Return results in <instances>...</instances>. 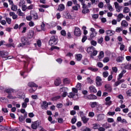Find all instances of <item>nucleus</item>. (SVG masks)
I'll return each instance as SVG.
<instances>
[{
	"label": "nucleus",
	"instance_id": "f257e3e1",
	"mask_svg": "<svg viewBox=\"0 0 131 131\" xmlns=\"http://www.w3.org/2000/svg\"><path fill=\"white\" fill-rule=\"evenodd\" d=\"M6 92L8 94L7 98L10 99H22V95L19 92L12 88H8L6 90Z\"/></svg>",
	"mask_w": 131,
	"mask_h": 131
},
{
	"label": "nucleus",
	"instance_id": "f03ea898",
	"mask_svg": "<svg viewBox=\"0 0 131 131\" xmlns=\"http://www.w3.org/2000/svg\"><path fill=\"white\" fill-rule=\"evenodd\" d=\"M86 52L88 53V54H90V57L92 59H94V56H97L98 54V51L96 50L95 47L93 46L88 48L86 49Z\"/></svg>",
	"mask_w": 131,
	"mask_h": 131
},
{
	"label": "nucleus",
	"instance_id": "7ed1b4c3",
	"mask_svg": "<svg viewBox=\"0 0 131 131\" xmlns=\"http://www.w3.org/2000/svg\"><path fill=\"white\" fill-rule=\"evenodd\" d=\"M50 46H55L58 43V39L55 36H52L49 41Z\"/></svg>",
	"mask_w": 131,
	"mask_h": 131
},
{
	"label": "nucleus",
	"instance_id": "20e7f679",
	"mask_svg": "<svg viewBox=\"0 0 131 131\" xmlns=\"http://www.w3.org/2000/svg\"><path fill=\"white\" fill-rule=\"evenodd\" d=\"M21 43L23 46H27L30 44V42L29 41V39L28 38L23 37L21 39Z\"/></svg>",
	"mask_w": 131,
	"mask_h": 131
},
{
	"label": "nucleus",
	"instance_id": "39448f33",
	"mask_svg": "<svg viewBox=\"0 0 131 131\" xmlns=\"http://www.w3.org/2000/svg\"><path fill=\"white\" fill-rule=\"evenodd\" d=\"M74 34L75 36H80L81 35V31L78 27H75L74 31Z\"/></svg>",
	"mask_w": 131,
	"mask_h": 131
},
{
	"label": "nucleus",
	"instance_id": "423d86ee",
	"mask_svg": "<svg viewBox=\"0 0 131 131\" xmlns=\"http://www.w3.org/2000/svg\"><path fill=\"white\" fill-rule=\"evenodd\" d=\"M96 83L97 86H101L103 84L102 82V78L100 76H97L96 78Z\"/></svg>",
	"mask_w": 131,
	"mask_h": 131
},
{
	"label": "nucleus",
	"instance_id": "0eeeda50",
	"mask_svg": "<svg viewBox=\"0 0 131 131\" xmlns=\"http://www.w3.org/2000/svg\"><path fill=\"white\" fill-rule=\"evenodd\" d=\"M89 105L90 106H91V108H95V107H97V108H98V107L102 108V105L99 104V103L97 102H90Z\"/></svg>",
	"mask_w": 131,
	"mask_h": 131
},
{
	"label": "nucleus",
	"instance_id": "6e6552de",
	"mask_svg": "<svg viewBox=\"0 0 131 131\" xmlns=\"http://www.w3.org/2000/svg\"><path fill=\"white\" fill-rule=\"evenodd\" d=\"M72 91L73 92L70 93L68 95L69 98H73V97H74V96H75V95H76V94L78 93V91L76 88H73Z\"/></svg>",
	"mask_w": 131,
	"mask_h": 131
},
{
	"label": "nucleus",
	"instance_id": "1a4fd4ad",
	"mask_svg": "<svg viewBox=\"0 0 131 131\" xmlns=\"http://www.w3.org/2000/svg\"><path fill=\"white\" fill-rule=\"evenodd\" d=\"M38 126H39V122L38 121L33 122L31 124V128L33 129H37Z\"/></svg>",
	"mask_w": 131,
	"mask_h": 131
},
{
	"label": "nucleus",
	"instance_id": "9d476101",
	"mask_svg": "<svg viewBox=\"0 0 131 131\" xmlns=\"http://www.w3.org/2000/svg\"><path fill=\"white\" fill-rule=\"evenodd\" d=\"M34 47L35 48V50H39V48L41 47V41L40 40H38L36 43H35Z\"/></svg>",
	"mask_w": 131,
	"mask_h": 131
},
{
	"label": "nucleus",
	"instance_id": "9b49d317",
	"mask_svg": "<svg viewBox=\"0 0 131 131\" xmlns=\"http://www.w3.org/2000/svg\"><path fill=\"white\" fill-rule=\"evenodd\" d=\"M67 90L68 89L66 87H63L60 89V92H63V93L61 95V97H62V98H65V97L67 96Z\"/></svg>",
	"mask_w": 131,
	"mask_h": 131
},
{
	"label": "nucleus",
	"instance_id": "f8f14e48",
	"mask_svg": "<svg viewBox=\"0 0 131 131\" xmlns=\"http://www.w3.org/2000/svg\"><path fill=\"white\" fill-rule=\"evenodd\" d=\"M114 5H115V8L116 9L117 12H118V13H119V12L121 11V9H122V7L121 6H119V4L117 2H115Z\"/></svg>",
	"mask_w": 131,
	"mask_h": 131
},
{
	"label": "nucleus",
	"instance_id": "ddd939ff",
	"mask_svg": "<svg viewBox=\"0 0 131 131\" xmlns=\"http://www.w3.org/2000/svg\"><path fill=\"white\" fill-rule=\"evenodd\" d=\"M90 31H91V34L90 35V37L93 38V37H95L97 35V32L96 31V30H95V28H91L90 29Z\"/></svg>",
	"mask_w": 131,
	"mask_h": 131
},
{
	"label": "nucleus",
	"instance_id": "4468645a",
	"mask_svg": "<svg viewBox=\"0 0 131 131\" xmlns=\"http://www.w3.org/2000/svg\"><path fill=\"white\" fill-rule=\"evenodd\" d=\"M105 105L107 106H110L112 104V101H111V97H107L105 98Z\"/></svg>",
	"mask_w": 131,
	"mask_h": 131
},
{
	"label": "nucleus",
	"instance_id": "2eb2a0df",
	"mask_svg": "<svg viewBox=\"0 0 131 131\" xmlns=\"http://www.w3.org/2000/svg\"><path fill=\"white\" fill-rule=\"evenodd\" d=\"M126 73V70H123L121 71V73L119 74L117 80H120V79H121L122 77H123L124 74Z\"/></svg>",
	"mask_w": 131,
	"mask_h": 131
},
{
	"label": "nucleus",
	"instance_id": "dca6fc26",
	"mask_svg": "<svg viewBox=\"0 0 131 131\" xmlns=\"http://www.w3.org/2000/svg\"><path fill=\"white\" fill-rule=\"evenodd\" d=\"M41 107L42 109H45L47 110L48 107V102H47V101H43L41 104Z\"/></svg>",
	"mask_w": 131,
	"mask_h": 131
},
{
	"label": "nucleus",
	"instance_id": "f3484780",
	"mask_svg": "<svg viewBox=\"0 0 131 131\" xmlns=\"http://www.w3.org/2000/svg\"><path fill=\"white\" fill-rule=\"evenodd\" d=\"M97 117L98 121H101V120H103V119L105 118V115L104 114H101L97 115Z\"/></svg>",
	"mask_w": 131,
	"mask_h": 131
},
{
	"label": "nucleus",
	"instance_id": "a211bd4d",
	"mask_svg": "<svg viewBox=\"0 0 131 131\" xmlns=\"http://www.w3.org/2000/svg\"><path fill=\"white\" fill-rule=\"evenodd\" d=\"M104 88L107 92H111L112 91V88H111V85L109 84H105Z\"/></svg>",
	"mask_w": 131,
	"mask_h": 131
},
{
	"label": "nucleus",
	"instance_id": "6ab92c4d",
	"mask_svg": "<svg viewBox=\"0 0 131 131\" xmlns=\"http://www.w3.org/2000/svg\"><path fill=\"white\" fill-rule=\"evenodd\" d=\"M54 84L56 86H58L61 84V79L60 78L56 79L54 81Z\"/></svg>",
	"mask_w": 131,
	"mask_h": 131
},
{
	"label": "nucleus",
	"instance_id": "aec40b11",
	"mask_svg": "<svg viewBox=\"0 0 131 131\" xmlns=\"http://www.w3.org/2000/svg\"><path fill=\"white\" fill-rule=\"evenodd\" d=\"M123 17H124L123 14L122 13L119 14L117 16V21L120 22V21H121V19H122Z\"/></svg>",
	"mask_w": 131,
	"mask_h": 131
},
{
	"label": "nucleus",
	"instance_id": "412c9836",
	"mask_svg": "<svg viewBox=\"0 0 131 131\" xmlns=\"http://www.w3.org/2000/svg\"><path fill=\"white\" fill-rule=\"evenodd\" d=\"M106 34H107V35L111 36L113 35V34H114V33H115V32L114 31H113L111 30H108L106 31Z\"/></svg>",
	"mask_w": 131,
	"mask_h": 131
},
{
	"label": "nucleus",
	"instance_id": "4be33fe9",
	"mask_svg": "<svg viewBox=\"0 0 131 131\" xmlns=\"http://www.w3.org/2000/svg\"><path fill=\"white\" fill-rule=\"evenodd\" d=\"M121 25L122 27H127L128 26V23L125 20H122Z\"/></svg>",
	"mask_w": 131,
	"mask_h": 131
},
{
	"label": "nucleus",
	"instance_id": "5701e85b",
	"mask_svg": "<svg viewBox=\"0 0 131 131\" xmlns=\"http://www.w3.org/2000/svg\"><path fill=\"white\" fill-rule=\"evenodd\" d=\"M28 85V86H30V88H37V85L33 82H29Z\"/></svg>",
	"mask_w": 131,
	"mask_h": 131
},
{
	"label": "nucleus",
	"instance_id": "b1692460",
	"mask_svg": "<svg viewBox=\"0 0 131 131\" xmlns=\"http://www.w3.org/2000/svg\"><path fill=\"white\" fill-rule=\"evenodd\" d=\"M75 59L78 61H81V59H82V55L80 54L75 55Z\"/></svg>",
	"mask_w": 131,
	"mask_h": 131
},
{
	"label": "nucleus",
	"instance_id": "393cba45",
	"mask_svg": "<svg viewBox=\"0 0 131 131\" xmlns=\"http://www.w3.org/2000/svg\"><path fill=\"white\" fill-rule=\"evenodd\" d=\"M17 13L18 15V16H20V17H24L25 16V14L21 11V9H18L17 10Z\"/></svg>",
	"mask_w": 131,
	"mask_h": 131
},
{
	"label": "nucleus",
	"instance_id": "a878e982",
	"mask_svg": "<svg viewBox=\"0 0 131 131\" xmlns=\"http://www.w3.org/2000/svg\"><path fill=\"white\" fill-rule=\"evenodd\" d=\"M89 90L91 93H97V89H96V87L94 86H91L89 87Z\"/></svg>",
	"mask_w": 131,
	"mask_h": 131
},
{
	"label": "nucleus",
	"instance_id": "bb28decb",
	"mask_svg": "<svg viewBox=\"0 0 131 131\" xmlns=\"http://www.w3.org/2000/svg\"><path fill=\"white\" fill-rule=\"evenodd\" d=\"M82 121L83 123H88V121L90 120V118H87L86 117H82L81 118Z\"/></svg>",
	"mask_w": 131,
	"mask_h": 131
},
{
	"label": "nucleus",
	"instance_id": "cd10ccee",
	"mask_svg": "<svg viewBox=\"0 0 131 131\" xmlns=\"http://www.w3.org/2000/svg\"><path fill=\"white\" fill-rule=\"evenodd\" d=\"M31 16L35 20H37L38 19V15L37 13L34 12V13H31Z\"/></svg>",
	"mask_w": 131,
	"mask_h": 131
},
{
	"label": "nucleus",
	"instance_id": "c85d7f7f",
	"mask_svg": "<svg viewBox=\"0 0 131 131\" xmlns=\"http://www.w3.org/2000/svg\"><path fill=\"white\" fill-rule=\"evenodd\" d=\"M124 68L125 69H127L128 70H131V64L126 63L124 64Z\"/></svg>",
	"mask_w": 131,
	"mask_h": 131
},
{
	"label": "nucleus",
	"instance_id": "c756f323",
	"mask_svg": "<svg viewBox=\"0 0 131 131\" xmlns=\"http://www.w3.org/2000/svg\"><path fill=\"white\" fill-rule=\"evenodd\" d=\"M64 16L66 19H71V18H72L71 14H70L69 12H66Z\"/></svg>",
	"mask_w": 131,
	"mask_h": 131
},
{
	"label": "nucleus",
	"instance_id": "7c9ffc66",
	"mask_svg": "<svg viewBox=\"0 0 131 131\" xmlns=\"http://www.w3.org/2000/svg\"><path fill=\"white\" fill-rule=\"evenodd\" d=\"M34 35V31L32 30L30 31L28 33V37H29V38H32Z\"/></svg>",
	"mask_w": 131,
	"mask_h": 131
},
{
	"label": "nucleus",
	"instance_id": "2f4dec72",
	"mask_svg": "<svg viewBox=\"0 0 131 131\" xmlns=\"http://www.w3.org/2000/svg\"><path fill=\"white\" fill-rule=\"evenodd\" d=\"M88 69L89 70H91V71H93V72H97V71L99 70L98 68H94V67H89L88 68Z\"/></svg>",
	"mask_w": 131,
	"mask_h": 131
},
{
	"label": "nucleus",
	"instance_id": "473e14b6",
	"mask_svg": "<svg viewBox=\"0 0 131 131\" xmlns=\"http://www.w3.org/2000/svg\"><path fill=\"white\" fill-rule=\"evenodd\" d=\"M85 99H89V100H93L95 99V98H96V96L93 95H88L87 97H85Z\"/></svg>",
	"mask_w": 131,
	"mask_h": 131
},
{
	"label": "nucleus",
	"instance_id": "72a5a7b5",
	"mask_svg": "<svg viewBox=\"0 0 131 131\" xmlns=\"http://www.w3.org/2000/svg\"><path fill=\"white\" fill-rule=\"evenodd\" d=\"M58 9L59 11H64V9H65V6H64V5L63 4H60L58 6Z\"/></svg>",
	"mask_w": 131,
	"mask_h": 131
},
{
	"label": "nucleus",
	"instance_id": "f704fd0d",
	"mask_svg": "<svg viewBox=\"0 0 131 131\" xmlns=\"http://www.w3.org/2000/svg\"><path fill=\"white\" fill-rule=\"evenodd\" d=\"M129 8L128 7H125L123 9V13L124 14H127V13H129Z\"/></svg>",
	"mask_w": 131,
	"mask_h": 131
},
{
	"label": "nucleus",
	"instance_id": "c9c22d12",
	"mask_svg": "<svg viewBox=\"0 0 131 131\" xmlns=\"http://www.w3.org/2000/svg\"><path fill=\"white\" fill-rule=\"evenodd\" d=\"M11 9L12 11L16 12V11H17V9H18V7H17V6L13 4V5L11 6Z\"/></svg>",
	"mask_w": 131,
	"mask_h": 131
},
{
	"label": "nucleus",
	"instance_id": "e433bc0d",
	"mask_svg": "<svg viewBox=\"0 0 131 131\" xmlns=\"http://www.w3.org/2000/svg\"><path fill=\"white\" fill-rule=\"evenodd\" d=\"M124 59V57L123 56H119L117 58V62H122L123 61V59Z\"/></svg>",
	"mask_w": 131,
	"mask_h": 131
},
{
	"label": "nucleus",
	"instance_id": "4c0bfd02",
	"mask_svg": "<svg viewBox=\"0 0 131 131\" xmlns=\"http://www.w3.org/2000/svg\"><path fill=\"white\" fill-rule=\"evenodd\" d=\"M82 63L83 65H88L89 64V59L85 58L82 61Z\"/></svg>",
	"mask_w": 131,
	"mask_h": 131
},
{
	"label": "nucleus",
	"instance_id": "58836bf2",
	"mask_svg": "<svg viewBox=\"0 0 131 131\" xmlns=\"http://www.w3.org/2000/svg\"><path fill=\"white\" fill-rule=\"evenodd\" d=\"M100 126H101V125H100L99 124H93L94 129H99Z\"/></svg>",
	"mask_w": 131,
	"mask_h": 131
},
{
	"label": "nucleus",
	"instance_id": "ea45409f",
	"mask_svg": "<svg viewBox=\"0 0 131 131\" xmlns=\"http://www.w3.org/2000/svg\"><path fill=\"white\" fill-rule=\"evenodd\" d=\"M6 46L8 48H11V47H12V48H15V43H7L6 45Z\"/></svg>",
	"mask_w": 131,
	"mask_h": 131
},
{
	"label": "nucleus",
	"instance_id": "a19ab883",
	"mask_svg": "<svg viewBox=\"0 0 131 131\" xmlns=\"http://www.w3.org/2000/svg\"><path fill=\"white\" fill-rule=\"evenodd\" d=\"M107 9L110 11V12H113V11H114L113 7H112V6H111L110 4H107Z\"/></svg>",
	"mask_w": 131,
	"mask_h": 131
},
{
	"label": "nucleus",
	"instance_id": "79ce46f5",
	"mask_svg": "<svg viewBox=\"0 0 131 131\" xmlns=\"http://www.w3.org/2000/svg\"><path fill=\"white\" fill-rule=\"evenodd\" d=\"M104 58V52L101 51L98 55V59H102Z\"/></svg>",
	"mask_w": 131,
	"mask_h": 131
},
{
	"label": "nucleus",
	"instance_id": "37998d69",
	"mask_svg": "<svg viewBox=\"0 0 131 131\" xmlns=\"http://www.w3.org/2000/svg\"><path fill=\"white\" fill-rule=\"evenodd\" d=\"M2 52H3V53H2V58H6V57H7V56H8V52H5L4 51H2Z\"/></svg>",
	"mask_w": 131,
	"mask_h": 131
},
{
	"label": "nucleus",
	"instance_id": "c03bdc74",
	"mask_svg": "<svg viewBox=\"0 0 131 131\" xmlns=\"http://www.w3.org/2000/svg\"><path fill=\"white\" fill-rule=\"evenodd\" d=\"M87 82L88 83H90V84H92V83H94V80H93L92 79H91L90 77L87 78Z\"/></svg>",
	"mask_w": 131,
	"mask_h": 131
},
{
	"label": "nucleus",
	"instance_id": "a18cd8bd",
	"mask_svg": "<svg viewBox=\"0 0 131 131\" xmlns=\"http://www.w3.org/2000/svg\"><path fill=\"white\" fill-rule=\"evenodd\" d=\"M76 88H77V91H78V90H81V84L80 83H78L76 86Z\"/></svg>",
	"mask_w": 131,
	"mask_h": 131
},
{
	"label": "nucleus",
	"instance_id": "49530a36",
	"mask_svg": "<svg viewBox=\"0 0 131 131\" xmlns=\"http://www.w3.org/2000/svg\"><path fill=\"white\" fill-rule=\"evenodd\" d=\"M60 98H61V96H55L52 98V101H57V100H59Z\"/></svg>",
	"mask_w": 131,
	"mask_h": 131
},
{
	"label": "nucleus",
	"instance_id": "de8ad7c7",
	"mask_svg": "<svg viewBox=\"0 0 131 131\" xmlns=\"http://www.w3.org/2000/svg\"><path fill=\"white\" fill-rule=\"evenodd\" d=\"M51 51H54V50H57V51H59L60 50V48L57 47V46H52L51 48Z\"/></svg>",
	"mask_w": 131,
	"mask_h": 131
},
{
	"label": "nucleus",
	"instance_id": "09e8293b",
	"mask_svg": "<svg viewBox=\"0 0 131 131\" xmlns=\"http://www.w3.org/2000/svg\"><path fill=\"white\" fill-rule=\"evenodd\" d=\"M70 81H69V79H68V78H65L63 79V83L65 84H68L69 83H70Z\"/></svg>",
	"mask_w": 131,
	"mask_h": 131
},
{
	"label": "nucleus",
	"instance_id": "8fccbe9b",
	"mask_svg": "<svg viewBox=\"0 0 131 131\" xmlns=\"http://www.w3.org/2000/svg\"><path fill=\"white\" fill-rule=\"evenodd\" d=\"M88 116L89 117H94L95 116V113L93 112H90L89 113Z\"/></svg>",
	"mask_w": 131,
	"mask_h": 131
},
{
	"label": "nucleus",
	"instance_id": "3c124183",
	"mask_svg": "<svg viewBox=\"0 0 131 131\" xmlns=\"http://www.w3.org/2000/svg\"><path fill=\"white\" fill-rule=\"evenodd\" d=\"M91 3H92L93 5H97L98 4V3H99V0H97L96 1V0H90Z\"/></svg>",
	"mask_w": 131,
	"mask_h": 131
},
{
	"label": "nucleus",
	"instance_id": "603ef678",
	"mask_svg": "<svg viewBox=\"0 0 131 131\" xmlns=\"http://www.w3.org/2000/svg\"><path fill=\"white\" fill-rule=\"evenodd\" d=\"M102 75L103 77L106 78V77H107L109 75V73H108V72H104L103 73Z\"/></svg>",
	"mask_w": 131,
	"mask_h": 131
},
{
	"label": "nucleus",
	"instance_id": "864d4df0",
	"mask_svg": "<svg viewBox=\"0 0 131 131\" xmlns=\"http://www.w3.org/2000/svg\"><path fill=\"white\" fill-rule=\"evenodd\" d=\"M110 59L109 58V57H105L103 60V61L104 63H108V62H109Z\"/></svg>",
	"mask_w": 131,
	"mask_h": 131
},
{
	"label": "nucleus",
	"instance_id": "5fc2aeb1",
	"mask_svg": "<svg viewBox=\"0 0 131 131\" xmlns=\"http://www.w3.org/2000/svg\"><path fill=\"white\" fill-rule=\"evenodd\" d=\"M122 31V28L117 27L116 29V32H121Z\"/></svg>",
	"mask_w": 131,
	"mask_h": 131
},
{
	"label": "nucleus",
	"instance_id": "6e6d98bb",
	"mask_svg": "<svg viewBox=\"0 0 131 131\" xmlns=\"http://www.w3.org/2000/svg\"><path fill=\"white\" fill-rule=\"evenodd\" d=\"M56 62L58 63V64H62V62H63V59L62 58H59L56 59Z\"/></svg>",
	"mask_w": 131,
	"mask_h": 131
},
{
	"label": "nucleus",
	"instance_id": "4d7b16f0",
	"mask_svg": "<svg viewBox=\"0 0 131 131\" xmlns=\"http://www.w3.org/2000/svg\"><path fill=\"white\" fill-rule=\"evenodd\" d=\"M6 20L8 24H11L12 22V19H11L10 18L7 17L6 18Z\"/></svg>",
	"mask_w": 131,
	"mask_h": 131
},
{
	"label": "nucleus",
	"instance_id": "13d9d810",
	"mask_svg": "<svg viewBox=\"0 0 131 131\" xmlns=\"http://www.w3.org/2000/svg\"><path fill=\"white\" fill-rule=\"evenodd\" d=\"M119 84H120V82L118 80V81L115 82V83L114 84V88H116V86H118V85H119Z\"/></svg>",
	"mask_w": 131,
	"mask_h": 131
},
{
	"label": "nucleus",
	"instance_id": "bf43d9fd",
	"mask_svg": "<svg viewBox=\"0 0 131 131\" xmlns=\"http://www.w3.org/2000/svg\"><path fill=\"white\" fill-rule=\"evenodd\" d=\"M112 70L113 72L115 73H117V71H118V69H117V67H114L112 68Z\"/></svg>",
	"mask_w": 131,
	"mask_h": 131
},
{
	"label": "nucleus",
	"instance_id": "052dcab7",
	"mask_svg": "<svg viewBox=\"0 0 131 131\" xmlns=\"http://www.w3.org/2000/svg\"><path fill=\"white\" fill-rule=\"evenodd\" d=\"M91 43L92 46H93L94 47H96V46H97V41L95 40H92L91 41Z\"/></svg>",
	"mask_w": 131,
	"mask_h": 131
},
{
	"label": "nucleus",
	"instance_id": "680f3d73",
	"mask_svg": "<svg viewBox=\"0 0 131 131\" xmlns=\"http://www.w3.org/2000/svg\"><path fill=\"white\" fill-rule=\"evenodd\" d=\"M126 94L128 97H131V89L127 91Z\"/></svg>",
	"mask_w": 131,
	"mask_h": 131
},
{
	"label": "nucleus",
	"instance_id": "e2e57ef3",
	"mask_svg": "<svg viewBox=\"0 0 131 131\" xmlns=\"http://www.w3.org/2000/svg\"><path fill=\"white\" fill-rule=\"evenodd\" d=\"M92 17L93 19H98L99 18V14H95L92 15Z\"/></svg>",
	"mask_w": 131,
	"mask_h": 131
},
{
	"label": "nucleus",
	"instance_id": "0e129e2a",
	"mask_svg": "<svg viewBox=\"0 0 131 131\" xmlns=\"http://www.w3.org/2000/svg\"><path fill=\"white\" fill-rule=\"evenodd\" d=\"M60 33H61V35H62L63 36H66V31H65V30H62L60 32Z\"/></svg>",
	"mask_w": 131,
	"mask_h": 131
},
{
	"label": "nucleus",
	"instance_id": "69168bd1",
	"mask_svg": "<svg viewBox=\"0 0 131 131\" xmlns=\"http://www.w3.org/2000/svg\"><path fill=\"white\" fill-rule=\"evenodd\" d=\"M24 4H25V2H24V0H21L19 4V7H23V6H24L23 5H24Z\"/></svg>",
	"mask_w": 131,
	"mask_h": 131
},
{
	"label": "nucleus",
	"instance_id": "338daca9",
	"mask_svg": "<svg viewBox=\"0 0 131 131\" xmlns=\"http://www.w3.org/2000/svg\"><path fill=\"white\" fill-rule=\"evenodd\" d=\"M98 7L99 8H102L104 7V3L103 2H100L98 4Z\"/></svg>",
	"mask_w": 131,
	"mask_h": 131
},
{
	"label": "nucleus",
	"instance_id": "774afa93",
	"mask_svg": "<svg viewBox=\"0 0 131 131\" xmlns=\"http://www.w3.org/2000/svg\"><path fill=\"white\" fill-rule=\"evenodd\" d=\"M103 37H100V38H99L98 39V43H102L103 42Z\"/></svg>",
	"mask_w": 131,
	"mask_h": 131
}]
</instances>
